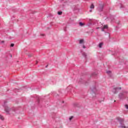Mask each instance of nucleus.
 <instances>
[{"mask_svg": "<svg viewBox=\"0 0 128 128\" xmlns=\"http://www.w3.org/2000/svg\"><path fill=\"white\" fill-rule=\"evenodd\" d=\"M90 12H92V10H90Z\"/></svg>", "mask_w": 128, "mask_h": 128, "instance_id": "obj_18", "label": "nucleus"}, {"mask_svg": "<svg viewBox=\"0 0 128 128\" xmlns=\"http://www.w3.org/2000/svg\"><path fill=\"white\" fill-rule=\"evenodd\" d=\"M0 119L2 120H4V116H2L0 114Z\"/></svg>", "mask_w": 128, "mask_h": 128, "instance_id": "obj_9", "label": "nucleus"}, {"mask_svg": "<svg viewBox=\"0 0 128 128\" xmlns=\"http://www.w3.org/2000/svg\"><path fill=\"white\" fill-rule=\"evenodd\" d=\"M90 8H92V9L94 8V4H92V5L90 6Z\"/></svg>", "mask_w": 128, "mask_h": 128, "instance_id": "obj_5", "label": "nucleus"}, {"mask_svg": "<svg viewBox=\"0 0 128 128\" xmlns=\"http://www.w3.org/2000/svg\"><path fill=\"white\" fill-rule=\"evenodd\" d=\"M122 90L121 88H114L113 90V92H114V94H116L118 92H116V90Z\"/></svg>", "mask_w": 128, "mask_h": 128, "instance_id": "obj_3", "label": "nucleus"}, {"mask_svg": "<svg viewBox=\"0 0 128 128\" xmlns=\"http://www.w3.org/2000/svg\"><path fill=\"white\" fill-rule=\"evenodd\" d=\"M83 48H86V46H83Z\"/></svg>", "mask_w": 128, "mask_h": 128, "instance_id": "obj_16", "label": "nucleus"}, {"mask_svg": "<svg viewBox=\"0 0 128 128\" xmlns=\"http://www.w3.org/2000/svg\"><path fill=\"white\" fill-rule=\"evenodd\" d=\"M104 28H102V32H104Z\"/></svg>", "mask_w": 128, "mask_h": 128, "instance_id": "obj_15", "label": "nucleus"}, {"mask_svg": "<svg viewBox=\"0 0 128 128\" xmlns=\"http://www.w3.org/2000/svg\"><path fill=\"white\" fill-rule=\"evenodd\" d=\"M79 24H80V26H84V23H82V22H80L79 23Z\"/></svg>", "mask_w": 128, "mask_h": 128, "instance_id": "obj_6", "label": "nucleus"}, {"mask_svg": "<svg viewBox=\"0 0 128 128\" xmlns=\"http://www.w3.org/2000/svg\"><path fill=\"white\" fill-rule=\"evenodd\" d=\"M5 110H6V112H10V108L8 107H6L5 108Z\"/></svg>", "mask_w": 128, "mask_h": 128, "instance_id": "obj_4", "label": "nucleus"}, {"mask_svg": "<svg viewBox=\"0 0 128 128\" xmlns=\"http://www.w3.org/2000/svg\"><path fill=\"white\" fill-rule=\"evenodd\" d=\"M48 66V65L46 66V68Z\"/></svg>", "mask_w": 128, "mask_h": 128, "instance_id": "obj_20", "label": "nucleus"}, {"mask_svg": "<svg viewBox=\"0 0 128 128\" xmlns=\"http://www.w3.org/2000/svg\"><path fill=\"white\" fill-rule=\"evenodd\" d=\"M97 28V29H98V28Z\"/></svg>", "mask_w": 128, "mask_h": 128, "instance_id": "obj_19", "label": "nucleus"}, {"mask_svg": "<svg viewBox=\"0 0 128 128\" xmlns=\"http://www.w3.org/2000/svg\"><path fill=\"white\" fill-rule=\"evenodd\" d=\"M72 118H74V116H71L69 118V120H72Z\"/></svg>", "mask_w": 128, "mask_h": 128, "instance_id": "obj_12", "label": "nucleus"}, {"mask_svg": "<svg viewBox=\"0 0 128 128\" xmlns=\"http://www.w3.org/2000/svg\"><path fill=\"white\" fill-rule=\"evenodd\" d=\"M104 44L103 43H100V44H99V48H102V45Z\"/></svg>", "mask_w": 128, "mask_h": 128, "instance_id": "obj_8", "label": "nucleus"}, {"mask_svg": "<svg viewBox=\"0 0 128 128\" xmlns=\"http://www.w3.org/2000/svg\"><path fill=\"white\" fill-rule=\"evenodd\" d=\"M102 10H104V4H100L98 8V12H102Z\"/></svg>", "mask_w": 128, "mask_h": 128, "instance_id": "obj_2", "label": "nucleus"}, {"mask_svg": "<svg viewBox=\"0 0 128 128\" xmlns=\"http://www.w3.org/2000/svg\"><path fill=\"white\" fill-rule=\"evenodd\" d=\"M104 28H108V25H104Z\"/></svg>", "mask_w": 128, "mask_h": 128, "instance_id": "obj_13", "label": "nucleus"}, {"mask_svg": "<svg viewBox=\"0 0 128 128\" xmlns=\"http://www.w3.org/2000/svg\"><path fill=\"white\" fill-rule=\"evenodd\" d=\"M84 40H80V44H83Z\"/></svg>", "mask_w": 128, "mask_h": 128, "instance_id": "obj_10", "label": "nucleus"}, {"mask_svg": "<svg viewBox=\"0 0 128 128\" xmlns=\"http://www.w3.org/2000/svg\"><path fill=\"white\" fill-rule=\"evenodd\" d=\"M10 46H12V47L14 46V44H10Z\"/></svg>", "mask_w": 128, "mask_h": 128, "instance_id": "obj_14", "label": "nucleus"}, {"mask_svg": "<svg viewBox=\"0 0 128 128\" xmlns=\"http://www.w3.org/2000/svg\"><path fill=\"white\" fill-rule=\"evenodd\" d=\"M2 42L4 43V41H2Z\"/></svg>", "mask_w": 128, "mask_h": 128, "instance_id": "obj_17", "label": "nucleus"}, {"mask_svg": "<svg viewBox=\"0 0 128 128\" xmlns=\"http://www.w3.org/2000/svg\"><path fill=\"white\" fill-rule=\"evenodd\" d=\"M118 126L120 128H128V122L124 121L122 118H120L119 120Z\"/></svg>", "mask_w": 128, "mask_h": 128, "instance_id": "obj_1", "label": "nucleus"}, {"mask_svg": "<svg viewBox=\"0 0 128 128\" xmlns=\"http://www.w3.org/2000/svg\"><path fill=\"white\" fill-rule=\"evenodd\" d=\"M106 74H112V72H110V71H107L106 72Z\"/></svg>", "mask_w": 128, "mask_h": 128, "instance_id": "obj_11", "label": "nucleus"}, {"mask_svg": "<svg viewBox=\"0 0 128 128\" xmlns=\"http://www.w3.org/2000/svg\"><path fill=\"white\" fill-rule=\"evenodd\" d=\"M58 14L59 16H61V14H62V12H58Z\"/></svg>", "mask_w": 128, "mask_h": 128, "instance_id": "obj_7", "label": "nucleus"}]
</instances>
